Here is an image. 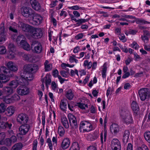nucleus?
I'll list each match as a JSON object with an SVG mask.
<instances>
[{
  "mask_svg": "<svg viewBox=\"0 0 150 150\" xmlns=\"http://www.w3.org/2000/svg\"><path fill=\"white\" fill-rule=\"evenodd\" d=\"M31 36L34 38H40L42 37L43 33L41 28H33L31 32Z\"/></svg>",
  "mask_w": 150,
  "mask_h": 150,
  "instance_id": "6",
  "label": "nucleus"
},
{
  "mask_svg": "<svg viewBox=\"0 0 150 150\" xmlns=\"http://www.w3.org/2000/svg\"><path fill=\"white\" fill-rule=\"evenodd\" d=\"M23 57L24 59L28 61H30L31 55L30 54H24Z\"/></svg>",
  "mask_w": 150,
  "mask_h": 150,
  "instance_id": "42",
  "label": "nucleus"
},
{
  "mask_svg": "<svg viewBox=\"0 0 150 150\" xmlns=\"http://www.w3.org/2000/svg\"><path fill=\"white\" fill-rule=\"evenodd\" d=\"M10 87H11L13 88H15L18 85V83L17 80H13L11 81L9 84Z\"/></svg>",
  "mask_w": 150,
  "mask_h": 150,
  "instance_id": "36",
  "label": "nucleus"
},
{
  "mask_svg": "<svg viewBox=\"0 0 150 150\" xmlns=\"http://www.w3.org/2000/svg\"><path fill=\"white\" fill-rule=\"evenodd\" d=\"M79 128L80 132H88L92 129L93 126L89 121L85 120L80 122Z\"/></svg>",
  "mask_w": 150,
  "mask_h": 150,
  "instance_id": "3",
  "label": "nucleus"
},
{
  "mask_svg": "<svg viewBox=\"0 0 150 150\" xmlns=\"http://www.w3.org/2000/svg\"><path fill=\"white\" fill-rule=\"evenodd\" d=\"M30 4L32 8L36 11L41 10V6L37 0H30Z\"/></svg>",
  "mask_w": 150,
  "mask_h": 150,
  "instance_id": "17",
  "label": "nucleus"
},
{
  "mask_svg": "<svg viewBox=\"0 0 150 150\" xmlns=\"http://www.w3.org/2000/svg\"><path fill=\"white\" fill-rule=\"evenodd\" d=\"M61 123L63 126L66 129H68L69 127L68 120L66 117H63L61 118Z\"/></svg>",
  "mask_w": 150,
  "mask_h": 150,
  "instance_id": "27",
  "label": "nucleus"
},
{
  "mask_svg": "<svg viewBox=\"0 0 150 150\" xmlns=\"http://www.w3.org/2000/svg\"><path fill=\"white\" fill-rule=\"evenodd\" d=\"M12 124L11 123L8 124V122H5L3 121H0V128L2 129H5L8 128L10 129L12 126Z\"/></svg>",
  "mask_w": 150,
  "mask_h": 150,
  "instance_id": "22",
  "label": "nucleus"
},
{
  "mask_svg": "<svg viewBox=\"0 0 150 150\" xmlns=\"http://www.w3.org/2000/svg\"><path fill=\"white\" fill-rule=\"evenodd\" d=\"M30 128V126L26 123L22 124L19 127L20 133L17 134V136L18 137L19 135H24L28 132Z\"/></svg>",
  "mask_w": 150,
  "mask_h": 150,
  "instance_id": "11",
  "label": "nucleus"
},
{
  "mask_svg": "<svg viewBox=\"0 0 150 150\" xmlns=\"http://www.w3.org/2000/svg\"><path fill=\"white\" fill-rule=\"evenodd\" d=\"M66 96L67 98L69 100L72 99L74 96L73 93H72L71 90H69L67 92Z\"/></svg>",
  "mask_w": 150,
  "mask_h": 150,
  "instance_id": "34",
  "label": "nucleus"
},
{
  "mask_svg": "<svg viewBox=\"0 0 150 150\" xmlns=\"http://www.w3.org/2000/svg\"><path fill=\"white\" fill-rule=\"evenodd\" d=\"M3 95H5V96H9L13 93V89L11 87L5 86L3 89Z\"/></svg>",
  "mask_w": 150,
  "mask_h": 150,
  "instance_id": "18",
  "label": "nucleus"
},
{
  "mask_svg": "<svg viewBox=\"0 0 150 150\" xmlns=\"http://www.w3.org/2000/svg\"><path fill=\"white\" fill-rule=\"evenodd\" d=\"M51 20L52 23L53 25L54 26H56L57 24V21L52 16H51Z\"/></svg>",
  "mask_w": 150,
  "mask_h": 150,
  "instance_id": "60",
  "label": "nucleus"
},
{
  "mask_svg": "<svg viewBox=\"0 0 150 150\" xmlns=\"http://www.w3.org/2000/svg\"><path fill=\"white\" fill-rule=\"evenodd\" d=\"M6 51L5 47L4 46H0V54H5Z\"/></svg>",
  "mask_w": 150,
  "mask_h": 150,
  "instance_id": "47",
  "label": "nucleus"
},
{
  "mask_svg": "<svg viewBox=\"0 0 150 150\" xmlns=\"http://www.w3.org/2000/svg\"><path fill=\"white\" fill-rule=\"evenodd\" d=\"M28 119V117L26 114L24 113H22L18 115L17 120L18 123L22 124L27 123Z\"/></svg>",
  "mask_w": 150,
  "mask_h": 150,
  "instance_id": "8",
  "label": "nucleus"
},
{
  "mask_svg": "<svg viewBox=\"0 0 150 150\" xmlns=\"http://www.w3.org/2000/svg\"><path fill=\"white\" fill-rule=\"evenodd\" d=\"M25 36L22 35H20L18 36L16 39V42L17 44H20L22 42V41L23 42L25 40Z\"/></svg>",
  "mask_w": 150,
  "mask_h": 150,
  "instance_id": "33",
  "label": "nucleus"
},
{
  "mask_svg": "<svg viewBox=\"0 0 150 150\" xmlns=\"http://www.w3.org/2000/svg\"><path fill=\"white\" fill-rule=\"evenodd\" d=\"M103 69L102 72V76L103 78H104L106 77V73L107 71V67L105 65V64L103 65Z\"/></svg>",
  "mask_w": 150,
  "mask_h": 150,
  "instance_id": "43",
  "label": "nucleus"
},
{
  "mask_svg": "<svg viewBox=\"0 0 150 150\" xmlns=\"http://www.w3.org/2000/svg\"><path fill=\"white\" fill-rule=\"evenodd\" d=\"M58 132L60 136L62 137L64 135L65 133V131L63 127L60 126L58 127Z\"/></svg>",
  "mask_w": 150,
  "mask_h": 150,
  "instance_id": "37",
  "label": "nucleus"
},
{
  "mask_svg": "<svg viewBox=\"0 0 150 150\" xmlns=\"http://www.w3.org/2000/svg\"><path fill=\"white\" fill-rule=\"evenodd\" d=\"M29 72H21V74H22V76H23L24 78H25V79L28 81L27 79H28V76L29 74Z\"/></svg>",
  "mask_w": 150,
  "mask_h": 150,
  "instance_id": "53",
  "label": "nucleus"
},
{
  "mask_svg": "<svg viewBox=\"0 0 150 150\" xmlns=\"http://www.w3.org/2000/svg\"><path fill=\"white\" fill-rule=\"evenodd\" d=\"M144 135L146 140L150 144V131L146 132L144 133Z\"/></svg>",
  "mask_w": 150,
  "mask_h": 150,
  "instance_id": "40",
  "label": "nucleus"
},
{
  "mask_svg": "<svg viewBox=\"0 0 150 150\" xmlns=\"http://www.w3.org/2000/svg\"><path fill=\"white\" fill-rule=\"evenodd\" d=\"M139 94L141 100L144 101L148 100L150 97V91L148 88H144L139 91Z\"/></svg>",
  "mask_w": 150,
  "mask_h": 150,
  "instance_id": "4",
  "label": "nucleus"
},
{
  "mask_svg": "<svg viewBox=\"0 0 150 150\" xmlns=\"http://www.w3.org/2000/svg\"><path fill=\"white\" fill-rule=\"evenodd\" d=\"M5 144L8 146H10L12 143L10 138H6L5 140Z\"/></svg>",
  "mask_w": 150,
  "mask_h": 150,
  "instance_id": "48",
  "label": "nucleus"
},
{
  "mask_svg": "<svg viewBox=\"0 0 150 150\" xmlns=\"http://www.w3.org/2000/svg\"><path fill=\"white\" fill-rule=\"evenodd\" d=\"M0 33H6L4 27V24L3 23H1L0 25Z\"/></svg>",
  "mask_w": 150,
  "mask_h": 150,
  "instance_id": "45",
  "label": "nucleus"
},
{
  "mask_svg": "<svg viewBox=\"0 0 150 150\" xmlns=\"http://www.w3.org/2000/svg\"><path fill=\"white\" fill-rule=\"evenodd\" d=\"M132 47L135 50H138L139 47V46L135 42H134L132 45Z\"/></svg>",
  "mask_w": 150,
  "mask_h": 150,
  "instance_id": "57",
  "label": "nucleus"
},
{
  "mask_svg": "<svg viewBox=\"0 0 150 150\" xmlns=\"http://www.w3.org/2000/svg\"><path fill=\"white\" fill-rule=\"evenodd\" d=\"M45 78H46L45 80L46 86L47 87L48 84L49 85L51 83V79L49 77H48V78L47 79V75H46Z\"/></svg>",
  "mask_w": 150,
  "mask_h": 150,
  "instance_id": "56",
  "label": "nucleus"
},
{
  "mask_svg": "<svg viewBox=\"0 0 150 150\" xmlns=\"http://www.w3.org/2000/svg\"><path fill=\"white\" fill-rule=\"evenodd\" d=\"M110 131L112 132L116 133L119 131V126L115 124H112L110 127Z\"/></svg>",
  "mask_w": 150,
  "mask_h": 150,
  "instance_id": "24",
  "label": "nucleus"
},
{
  "mask_svg": "<svg viewBox=\"0 0 150 150\" xmlns=\"http://www.w3.org/2000/svg\"><path fill=\"white\" fill-rule=\"evenodd\" d=\"M10 31L14 33H17L18 32L17 29V25L16 23L12 24L8 27Z\"/></svg>",
  "mask_w": 150,
  "mask_h": 150,
  "instance_id": "32",
  "label": "nucleus"
},
{
  "mask_svg": "<svg viewBox=\"0 0 150 150\" xmlns=\"http://www.w3.org/2000/svg\"><path fill=\"white\" fill-rule=\"evenodd\" d=\"M61 75L63 77H67V76L68 74L66 72V71L64 70H62L60 71Z\"/></svg>",
  "mask_w": 150,
  "mask_h": 150,
  "instance_id": "55",
  "label": "nucleus"
},
{
  "mask_svg": "<svg viewBox=\"0 0 150 150\" xmlns=\"http://www.w3.org/2000/svg\"><path fill=\"white\" fill-rule=\"evenodd\" d=\"M120 144V142L119 140L117 139H114L112 141V146H114L116 145Z\"/></svg>",
  "mask_w": 150,
  "mask_h": 150,
  "instance_id": "46",
  "label": "nucleus"
},
{
  "mask_svg": "<svg viewBox=\"0 0 150 150\" xmlns=\"http://www.w3.org/2000/svg\"><path fill=\"white\" fill-rule=\"evenodd\" d=\"M88 21V20L87 19H80L78 20H77L76 22H77L76 23V26H79L82 24V23H84L86 22H87Z\"/></svg>",
  "mask_w": 150,
  "mask_h": 150,
  "instance_id": "38",
  "label": "nucleus"
},
{
  "mask_svg": "<svg viewBox=\"0 0 150 150\" xmlns=\"http://www.w3.org/2000/svg\"><path fill=\"white\" fill-rule=\"evenodd\" d=\"M13 100L14 102L16 101L19 100L20 99V96L17 94H14L12 96Z\"/></svg>",
  "mask_w": 150,
  "mask_h": 150,
  "instance_id": "49",
  "label": "nucleus"
},
{
  "mask_svg": "<svg viewBox=\"0 0 150 150\" xmlns=\"http://www.w3.org/2000/svg\"><path fill=\"white\" fill-rule=\"evenodd\" d=\"M120 113L122 120L124 123L129 125L133 122L132 115L126 108L121 109Z\"/></svg>",
  "mask_w": 150,
  "mask_h": 150,
  "instance_id": "1",
  "label": "nucleus"
},
{
  "mask_svg": "<svg viewBox=\"0 0 150 150\" xmlns=\"http://www.w3.org/2000/svg\"><path fill=\"white\" fill-rule=\"evenodd\" d=\"M6 107L7 106L5 103H1L0 104V112H4L6 110Z\"/></svg>",
  "mask_w": 150,
  "mask_h": 150,
  "instance_id": "41",
  "label": "nucleus"
},
{
  "mask_svg": "<svg viewBox=\"0 0 150 150\" xmlns=\"http://www.w3.org/2000/svg\"><path fill=\"white\" fill-rule=\"evenodd\" d=\"M18 25L24 31L31 33L33 27L29 25L26 24L22 22H19Z\"/></svg>",
  "mask_w": 150,
  "mask_h": 150,
  "instance_id": "15",
  "label": "nucleus"
},
{
  "mask_svg": "<svg viewBox=\"0 0 150 150\" xmlns=\"http://www.w3.org/2000/svg\"><path fill=\"white\" fill-rule=\"evenodd\" d=\"M78 106L79 108L82 109H85L86 108L84 106V104L81 103H78Z\"/></svg>",
  "mask_w": 150,
  "mask_h": 150,
  "instance_id": "64",
  "label": "nucleus"
},
{
  "mask_svg": "<svg viewBox=\"0 0 150 150\" xmlns=\"http://www.w3.org/2000/svg\"><path fill=\"white\" fill-rule=\"evenodd\" d=\"M130 135V132L129 130H125L122 132V141L124 143H126L128 142Z\"/></svg>",
  "mask_w": 150,
  "mask_h": 150,
  "instance_id": "20",
  "label": "nucleus"
},
{
  "mask_svg": "<svg viewBox=\"0 0 150 150\" xmlns=\"http://www.w3.org/2000/svg\"><path fill=\"white\" fill-rule=\"evenodd\" d=\"M67 100L66 99H62L61 100L60 105V107L62 110L65 111L67 108Z\"/></svg>",
  "mask_w": 150,
  "mask_h": 150,
  "instance_id": "23",
  "label": "nucleus"
},
{
  "mask_svg": "<svg viewBox=\"0 0 150 150\" xmlns=\"http://www.w3.org/2000/svg\"><path fill=\"white\" fill-rule=\"evenodd\" d=\"M18 25L24 31L31 33L33 27L29 25L26 24L22 22H19Z\"/></svg>",
  "mask_w": 150,
  "mask_h": 150,
  "instance_id": "14",
  "label": "nucleus"
},
{
  "mask_svg": "<svg viewBox=\"0 0 150 150\" xmlns=\"http://www.w3.org/2000/svg\"><path fill=\"white\" fill-rule=\"evenodd\" d=\"M112 149H114L115 150H121V144H120L116 145L114 146H112Z\"/></svg>",
  "mask_w": 150,
  "mask_h": 150,
  "instance_id": "54",
  "label": "nucleus"
},
{
  "mask_svg": "<svg viewBox=\"0 0 150 150\" xmlns=\"http://www.w3.org/2000/svg\"><path fill=\"white\" fill-rule=\"evenodd\" d=\"M38 66L35 64H28L25 65L23 67V72H25L33 73L36 71Z\"/></svg>",
  "mask_w": 150,
  "mask_h": 150,
  "instance_id": "7",
  "label": "nucleus"
},
{
  "mask_svg": "<svg viewBox=\"0 0 150 150\" xmlns=\"http://www.w3.org/2000/svg\"><path fill=\"white\" fill-rule=\"evenodd\" d=\"M14 107L11 106L7 108L6 113L8 116H11L14 113Z\"/></svg>",
  "mask_w": 150,
  "mask_h": 150,
  "instance_id": "29",
  "label": "nucleus"
},
{
  "mask_svg": "<svg viewBox=\"0 0 150 150\" xmlns=\"http://www.w3.org/2000/svg\"><path fill=\"white\" fill-rule=\"evenodd\" d=\"M23 147L22 144L19 142L15 144L12 147L11 150H20Z\"/></svg>",
  "mask_w": 150,
  "mask_h": 150,
  "instance_id": "28",
  "label": "nucleus"
},
{
  "mask_svg": "<svg viewBox=\"0 0 150 150\" xmlns=\"http://www.w3.org/2000/svg\"><path fill=\"white\" fill-rule=\"evenodd\" d=\"M45 71H49L52 69V64H51L48 65H46L45 66Z\"/></svg>",
  "mask_w": 150,
  "mask_h": 150,
  "instance_id": "50",
  "label": "nucleus"
},
{
  "mask_svg": "<svg viewBox=\"0 0 150 150\" xmlns=\"http://www.w3.org/2000/svg\"><path fill=\"white\" fill-rule=\"evenodd\" d=\"M1 71L4 74H0V80L4 83H6L9 80L10 77H12L11 72H9V70L5 67H2L1 68Z\"/></svg>",
  "mask_w": 150,
  "mask_h": 150,
  "instance_id": "2",
  "label": "nucleus"
},
{
  "mask_svg": "<svg viewBox=\"0 0 150 150\" xmlns=\"http://www.w3.org/2000/svg\"><path fill=\"white\" fill-rule=\"evenodd\" d=\"M0 42L5 41L6 39L7 38L6 33H0Z\"/></svg>",
  "mask_w": 150,
  "mask_h": 150,
  "instance_id": "44",
  "label": "nucleus"
},
{
  "mask_svg": "<svg viewBox=\"0 0 150 150\" xmlns=\"http://www.w3.org/2000/svg\"><path fill=\"white\" fill-rule=\"evenodd\" d=\"M15 47V46L13 44H10L8 46L9 51H13Z\"/></svg>",
  "mask_w": 150,
  "mask_h": 150,
  "instance_id": "58",
  "label": "nucleus"
},
{
  "mask_svg": "<svg viewBox=\"0 0 150 150\" xmlns=\"http://www.w3.org/2000/svg\"><path fill=\"white\" fill-rule=\"evenodd\" d=\"M8 57L10 59L14 58L15 57L14 53L13 51H9V52L8 54Z\"/></svg>",
  "mask_w": 150,
  "mask_h": 150,
  "instance_id": "52",
  "label": "nucleus"
},
{
  "mask_svg": "<svg viewBox=\"0 0 150 150\" xmlns=\"http://www.w3.org/2000/svg\"><path fill=\"white\" fill-rule=\"evenodd\" d=\"M99 135L97 133H93L92 134L88 136V137H90V140L93 141L97 139Z\"/></svg>",
  "mask_w": 150,
  "mask_h": 150,
  "instance_id": "39",
  "label": "nucleus"
},
{
  "mask_svg": "<svg viewBox=\"0 0 150 150\" xmlns=\"http://www.w3.org/2000/svg\"><path fill=\"white\" fill-rule=\"evenodd\" d=\"M70 141L68 138L64 139L61 144V147L63 149H65L69 147L70 144Z\"/></svg>",
  "mask_w": 150,
  "mask_h": 150,
  "instance_id": "21",
  "label": "nucleus"
},
{
  "mask_svg": "<svg viewBox=\"0 0 150 150\" xmlns=\"http://www.w3.org/2000/svg\"><path fill=\"white\" fill-rule=\"evenodd\" d=\"M137 150H149L148 147L145 145L143 144L137 148Z\"/></svg>",
  "mask_w": 150,
  "mask_h": 150,
  "instance_id": "51",
  "label": "nucleus"
},
{
  "mask_svg": "<svg viewBox=\"0 0 150 150\" xmlns=\"http://www.w3.org/2000/svg\"><path fill=\"white\" fill-rule=\"evenodd\" d=\"M135 21L137 24H150V22L145 21L143 19L135 18Z\"/></svg>",
  "mask_w": 150,
  "mask_h": 150,
  "instance_id": "31",
  "label": "nucleus"
},
{
  "mask_svg": "<svg viewBox=\"0 0 150 150\" xmlns=\"http://www.w3.org/2000/svg\"><path fill=\"white\" fill-rule=\"evenodd\" d=\"M31 18H32V23L35 25H39L41 23L42 19L41 16L35 13Z\"/></svg>",
  "mask_w": 150,
  "mask_h": 150,
  "instance_id": "16",
  "label": "nucleus"
},
{
  "mask_svg": "<svg viewBox=\"0 0 150 150\" xmlns=\"http://www.w3.org/2000/svg\"><path fill=\"white\" fill-rule=\"evenodd\" d=\"M131 107L133 110L136 114L139 110V108L137 103L135 101L132 102L131 103Z\"/></svg>",
  "mask_w": 150,
  "mask_h": 150,
  "instance_id": "26",
  "label": "nucleus"
},
{
  "mask_svg": "<svg viewBox=\"0 0 150 150\" xmlns=\"http://www.w3.org/2000/svg\"><path fill=\"white\" fill-rule=\"evenodd\" d=\"M58 70L57 69H56L53 71L52 75L54 77H57V76L59 75H58Z\"/></svg>",
  "mask_w": 150,
  "mask_h": 150,
  "instance_id": "63",
  "label": "nucleus"
},
{
  "mask_svg": "<svg viewBox=\"0 0 150 150\" xmlns=\"http://www.w3.org/2000/svg\"><path fill=\"white\" fill-rule=\"evenodd\" d=\"M3 100L7 104H10L14 102L12 96L10 98H9V96H3Z\"/></svg>",
  "mask_w": 150,
  "mask_h": 150,
  "instance_id": "30",
  "label": "nucleus"
},
{
  "mask_svg": "<svg viewBox=\"0 0 150 150\" xmlns=\"http://www.w3.org/2000/svg\"><path fill=\"white\" fill-rule=\"evenodd\" d=\"M75 56L74 55H72L71 56H70L69 58L70 62L71 63L73 62L75 59Z\"/></svg>",
  "mask_w": 150,
  "mask_h": 150,
  "instance_id": "59",
  "label": "nucleus"
},
{
  "mask_svg": "<svg viewBox=\"0 0 150 150\" xmlns=\"http://www.w3.org/2000/svg\"><path fill=\"white\" fill-rule=\"evenodd\" d=\"M20 76L17 78V81L18 83V85H28V81L24 78L23 76H22V74L21 73Z\"/></svg>",
  "mask_w": 150,
  "mask_h": 150,
  "instance_id": "19",
  "label": "nucleus"
},
{
  "mask_svg": "<svg viewBox=\"0 0 150 150\" xmlns=\"http://www.w3.org/2000/svg\"><path fill=\"white\" fill-rule=\"evenodd\" d=\"M6 66L8 68L7 69L9 70V72H12V76H13V72H16L18 70V66L12 62H8L7 63Z\"/></svg>",
  "mask_w": 150,
  "mask_h": 150,
  "instance_id": "13",
  "label": "nucleus"
},
{
  "mask_svg": "<svg viewBox=\"0 0 150 150\" xmlns=\"http://www.w3.org/2000/svg\"><path fill=\"white\" fill-rule=\"evenodd\" d=\"M23 41H22V42L20 44L21 46L25 50L27 51L30 50V45L25 40L23 42Z\"/></svg>",
  "mask_w": 150,
  "mask_h": 150,
  "instance_id": "25",
  "label": "nucleus"
},
{
  "mask_svg": "<svg viewBox=\"0 0 150 150\" xmlns=\"http://www.w3.org/2000/svg\"><path fill=\"white\" fill-rule=\"evenodd\" d=\"M79 146L77 142L73 143L69 150H79Z\"/></svg>",
  "mask_w": 150,
  "mask_h": 150,
  "instance_id": "35",
  "label": "nucleus"
},
{
  "mask_svg": "<svg viewBox=\"0 0 150 150\" xmlns=\"http://www.w3.org/2000/svg\"><path fill=\"white\" fill-rule=\"evenodd\" d=\"M31 47L33 52L39 54L40 53L42 50V47L40 43L36 42H34L31 45Z\"/></svg>",
  "mask_w": 150,
  "mask_h": 150,
  "instance_id": "12",
  "label": "nucleus"
},
{
  "mask_svg": "<svg viewBox=\"0 0 150 150\" xmlns=\"http://www.w3.org/2000/svg\"><path fill=\"white\" fill-rule=\"evenodd\" d=\"M27 85H22L19 86L17 89L18 93L20 95L23 96L28 94L29 93V88Z\"/></svg>",
  "mask_w": 150,
  "mask_h": 150,
  "instance_id": "10",
  "label": "nucleus"
},
{
  "mask_svg": "<svg viewBox=\"0 0 150 150\" xmlns=\"http://www.w3.org/2000/svg\"><path fill=\"white\" fill-rule=\"evenodd\" d=\"M137 32V31L136 30L129 29L128 31V33L134 35L136 34Z\"/></svg>",
  "mask_w": 150,
  "mask_h": 150,
  "instance_id": "61",
  "label": "nucleus"
},
{
  "mask_svg": "<svg viewBox=\"0 0 150 150\" xmlns=\"http://www.w3.org/2000/svg\"><path fill=\"white\" fill-rule=\"evenodd\" d=\"M10 139L12 142L13 143L16 142L17 141L16 137L13 135H12Z\"/></svg>",
  "mask_w": 150,
  "mask_h": 150,
  "instance_id": "62",
  "label": "nucleus"
},
{
  "mask_svg": "<svg viewBox=\"0 0 150 150\" xmlns=\"http://www.w3.org/2000/svg\"><path fill=\"white\" fill-rule=\"evenodd\" d=\"M22 14L25 17L31 18L34 16L35 11L31 8L25 6L22 7L21 9Z\"/></svg>",
  "mask_w": 150,
  "mask_h": 150,
  "instance_id": "5",
  "label": "nucleus"
},
{
  "mask_svg": "<svg viewBox=\"0 0 150 150\" xmlns=\"http://www.w3.org/2000/svg\"><path fill=\"white\" fill-rule=\"evenodd\" d=\"M68 117L71 129L76 128L78 126L76 117L71 114L68 115Z\"/></svg>",
  "mask_w": 150,
  "mask_h": 150,
  "instance_id": "9",
  "label": "nucleus"
}]
</instances>
